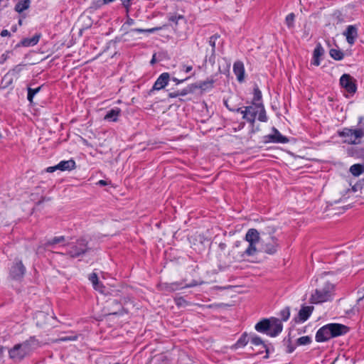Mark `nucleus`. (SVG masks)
Segmentation results:
<instances>
[{
  "label": "nucleus",
  "instance_id": "nucleus-22",
  "mask_svg": "<svg viewBox=\"0 0 364 364\" xmlns=\"http://www.w3.org/2000/svg\"><path fill=\"white\" fill-rule=\"evenodd\" d=\"M121 112L120 109L114 108L109 110L104 119L110 122H116L117 120V117L119 116Z\"/></svg>",
  "mask_w": 364,
  "mask_h": 364
},
{
  "label": "nucleus",
  "instance_id": "nucleus-30",
  "mask_svg": "<svg viewBox=\"0 0 364 364\" xmlns=\"http://www.w3.org/2000/svg\"><path fill=\"white\" fill-rule=\"evenodd\" d=\"M65 241V237L63 236H60V237H53V239L50 240H48L46 243H45V247H50V246H52V245H54L55 244H58V243H60V242H62Z\"/></svg>",
  "mask_w": 364,
  "mask_h": 364
},
{
  "label": "nucleus",
  "instance_id": "nucleus-25",
  "mask_svg": "<svg viewBox=\"0 0 364 364\" xmlns=\"http://www.w3.org/2000/svg\"><path fill=\"white\" fill-rule=\"evenodd\" d=\"M350 172L354 176H358L364 173V164H355L350 166Z\"/></svg>",
  "mask_w": 364,
  "mask_h": 364
},
{
  "label": "nucleus",
  "instance_id": "nucleus-11",
  "mask_svg": "<svg viewBox=\"0 0 364 364\" xmlns=\"http://www.w3.org/2000/svg\"><path fill=\"white\" fill-rule=\"evenodd\" d=\"M198 284V283L196 281H193L192 282L187 284L186 285H183V284L181 282H173L171 284H165L164 289L166 291H175L183 288L196 287Z\"/></svg>",
  "mask_w": 364,
  "mask_h": 364
},
{
  "label": "nucleus",
  "instance_id": "nucleus-21",
  "mask_svg": "<svg viewBox=\"0 0 364 364\" xmlns=\"http://www.w3.org/2000/svg\"><path fill=\"white\" fill-rule=\"evenodd\" d=\"M314 310L313 306H303L299 311V318L301 321H306Z\"/></svg>",
  "mask_w": 364,
  "mask_h": 364
},
{
  "label": "nucleus",
  "instance_id": "nucleus-33",
  "mask_svg": "<svg viewBox=\"0 0 364 364\" xmlns=\"http://www.w3.org/2000/svg\"><path fill=\"white\" fill-rule=\"evenodd\" d=\"M41 90V87L33 89L31 87H28V96L27 99L30 102H32L33 98L36 94H37Z\"/></svg>",
  "mask_w": 364,
  "mask_h": 364
},
{
  "label": "nucleus",
  "instance_id": "nucleus-28",
  "mask_svg": "<svg viewBox=\"0 0 364 364\" xmlns=\"http://www.w3.org/2000/svg\"><path fill=\"white\" fill-rule=\"evenodd\" d=\"M329 54L332 58L336 60H341L344 58V53L338 49L332 48L329 51Z\"/></svg>",
  "mask_w": 364,
  "mask_h": 364
},
{
  "label": "nucleus",
  "instance_id": "nucleus-54",
  "mask_svg": "<svg viewBox=\"0 0 364 364\" xmlns=\"http://www.w3.org/2000/svg\"><path fill=\"white\" fill-rule=\"evenodd\" d=\"M226 247V245L225 243H223V242H220L219 244V248L221 250H224Z\"/></svg>",
  "mask_w": 364,
  "mask_h": 364
},
{
  "label": "nucleus",
  "instance_id": "nucleus-56",
  "mask_svg": "<svg viewBox=\"0 0 364 364\" xmlns=\"http://www.w3.org/2000/svg\"><path fill=\"white\" fill-rule=\"evenodd\" d=\"M192 69H193V68H192V66H191V65L186 66V69H185V71H186V73H188V72H190Z\"/></svg>",
  "mask_w": 364,
  "mask_h": 364
},
{
  "label": "nucleus",
  "instance_id": "nucleus-59",
  "mask_svg": "<svg viewBox=\"0 0 364 364\" xmlns=\"http://www.w3.org/2000/svg\"><path fill=\"white\" fill-rule=\"evenodd\" d=\"M364 298V294L360 296L358 299V302H359L360 300H362Z\"/></svg>",
  "mask_w": 364,
  "mask_h": 364
},
{
  "label": "nucleus",
  "instance_id": "nucleus-39",
  "mask_svg": "<svg viewBox=\"0 0 364 364\" xmlns=\"http://www.w3.org/2000/svg\"><path fill=\"white\" fill-rule=\"evenodd\" d=\"M193 90H194L193 85H191L181 90H178L179 96H185V95H188V93L193 92Z\"/></svg>",
  "mask_w": 364,
  "mask_h": 364
},
{
  "label": "nucleus",
  "instance_id": "nucleus-40",
  "mask_svg": "<svg viewBox=\"0 0 364 364\" xmlns=\"http://www.w3.org/2000/svg\"><path fill=\"white\" fill-rule=\"evenodd\" d=\"M77 336H63L56 340V341H75L77 339Z\"/></svg>",
  "mask_w": 364,
  "mask_h": 364
},
{
  "label": "nucleus",
  "instance_id": "nucleus-45",
  "mask_svg": "<svg viewBox=\"0 0 364 364\" xmlns=\"http://www.w3.org/2000/svg\"><path fill=\"white\" fill-rule=\"evenodd\" d=\"M357 156L364 160V147L358 151Z\"/></svg>",
  "mask_w": 364,
  "mask_h": 364
},
{
  "label": "nucleus",
  "instance_id": "nucleus-51",
  "mask_svg": "<svg viewBox=\"0 0 364 364\" xmlns=\"http://www.w3.org/2000/svg\"><path fill=\"white\" fill-rule=\"evenodd\" d=\"M124 7L128 8L129 6L130 0H121Z\"/></svg>",
  "mask_w": 364,
  "mask_h": 364
},
{
  "label": "nucleus",
  "instance_id": "nucleus-55",
  "mask_svg": "<svg viewBox=\"0 0 364 364\" xmlns=\"http://www.w3.org/2000/svg\"><path fill=\"white\" fill-rule=\"evenodd\" d=\"M97 184L100 185V186H106L107 184V181H104V180H100L97 182Z\"/></svg>",
  "mask_w": 364,
  "mask_h": 364
},
{
  "label": "nucleus",
  "instance_id": "nucleus-26",
  "mask_svg": "<svg viewBox=\"0 0 364 364\" xmlns=\"http://www.w3.org/2000/svg\"><path fill=\"white\" fill-rule=\"evenodd\" d=\"M41 35L40 34H36L34 36H33L31 38H25L22 41V44L24 46H35L38 43L39 39H40Z\"/></svg>",
  "mask_w": 364,
  "mask_h": 364
},
{
  "label": "nucleus",
  "instance_id": "nucleus-10",
  "mask_svg": "<svg viewBox=\"0 0 364 364\" xmlns=\"http://www.w3.org/2000/svg\"><path fill=\"white\" fill-rule=\"evenodd\" d=\"M340 84L350 93H354L356 91V86L353 82L351 76L348 74H343L341 77Z\"/></svg>",
  "mask_w": 364,
  "mask_h": 364
},
{
  "label": "nucleus",
  "instance_id": "nucleus-5",
  "mask_svg": "<svg viewBox=\"0 0 364 364\" xmlns=\"http://www.w3.org/2000/svg\"><path fill=\"white\" fill-rule=\"evenodd\" d=\"M70 249L67 255L71 258L78 257L85 254L90 248L87 246V242L85 239H80L76 242L70 244Z\"/></svg>",
  "mask_w": 364,
  "mask_h": 364
},
{
  "label": "nucleus",
  "instance_id": "nucleus-14",
  "mask_svg": "<svg viewBox=\"0 0 364 364\" xmlns=\"http://www.w3.org/2000/svg\"><path fill=\"white\" fill-rule=\"evenodd\" d=\"M329 328L332 338L343 335L348 331V327L340 323H329Z\"/></svg>",
  "mask_w": 364,
  "mask_h": 364
},
{
  "label": "nucleus",
  "instance_id": "nucleus-20",
  "mask_svg": "<svg viewBox=\"0 0 364 364\" xmlns=\"http://www.w3.org/2000/svg\"><path fill=\"white\" fill-rule=\"evenodd\" d=\"M324 54V49L321 43H317L313 53L312 64L318 66L320 65V57Z\"/></svg>",
  "mask_w": 364,
  "mask_h": 364
},
{
  "label": "nucleus",
  "instance_id": "nucleus-2",
  "mask_svg": "<svg viewBox=\"0 0 364 364\" xmlns=\"http://www.w3.org/2000/svg\"><path fill=\"white\" fill-rule=\"evenodd\" d=\"M40 346L35 336H31L25 341L15 344L9 350V358L15 362H20L31 353Z\"/></svg>",
  "mask_w": 364,
  "mask_h": 364
},
{
  "label": "nucleus",
  "instance_id": "nucleus-32",
  "mask_svg": "<svg viewBox=\"0 0 364 364\" xmlns=\"http://www.w3.org/2000/svg\"><path fill=\"white\" fill-rule=\"evenodd\" d=\"M311 342V338L309 336H301L296 340V344L299 346L308 345Z\"/></svg>",
  "mask_w": 364,
  "mask_h": 364
},
{
  "label": "nucleus",
  "instance_id": "nucleus-57",
  "mask_svg": "<svg viewBox=\"0 0 364 364\" xmlns=\"http://www.w3.org/2000/svg\"><path fill=\"white\" fill-rule=\"evenodd\" d=\"M93 4H94L93 7H95V9L100 7L99 6V1H97V2L93 3Z\"/></svg>",
  "mask_w": 364,
  "mask_h": 364
},
{
  "label": "nucleus",
  "instance_id": "nucleus-37",
  "mask_svg": "<svg viewBox=\"0 0 364 364\" xmlns=\"http://www.w3.org/2000/svg\"><path fill=\"white\" fill-rule=\"evenodd\" d=\"M280 316L282 317V320L286 321L289 319L290 316V310L289 307H285L280 311Z\"/></svg>",
  "mask_w": 364,
  "mask_h": 364
},
{
  "label": "nucleus",
  "instance_id": "nucleus-48",
  "mask_svg": "<svg viewBox=\"0 0 364 364\" xmlns=\"http://www.w3.org/2000/svg\"><path fill=\"white\" fill-rule=\"evenodd\" d=\"M294 349H295V347H294V346H291V345L289 344V345L287 346V352L288 353H292V352L294 350Z\"/></svg>",
  "mask_w": 364,
  "mask_h": 364
},
{
  "label": "nucleus",
  "instance_id": "nucleus-29",
  "mask_svg": "<svg viewBox=\"0 0 364 364\" xmlns=\"http://www.w3.org/2000/svg\"><path fill=\"white\" fill-rule=\"evenodd\" d=\"M259 112L257 113L258 114V119L260 122H267V117L266 112H265V109H264V105H262V103H259Z\"/></svg>",
  "mask_w": 364,
  "mask_h": 364
},
{
  "label": "nucleus",
  "instance_id": "nucleus-18",
  "mask_svg": "<svg viewBox=\"0 0 364 364\" xmlns=\"http://www.w3.org/2000/svg\"><path fill=\"white\" fill-rule=\"evenodd\" d=\"M257 331L259 333H267L271 328V318H264L259 321L255 326Z\"/></svg>",
  "mask_w": 364,
  "mask_h": 364
},
{
  "label": "nucleus",
  "instance_id": "nucleus-15",
  "mask_svg": "<svg viewBox=\"0 0 364 364\" xmlns=\"http://www.w3.org/2000/svg\"><path fill=\"white\" fill-rule=\"evenodd\" d=\"M343 36H346L347 42L350 45H353L358 37L357 28L353 25L348 26L343 32Z\"/></svg>",
  "mask_w": 364,
  "mask_h": 364
},
{
  "label": "nucleus",
  "instance_id": "nucleus-35",
  "mask_svg": "<svg viewBox=\"0 0 364 364\" xmlns=\"http://www.w3.org/2000/svg\"><path fill=\"white\" fill-rule=\"evenodd\" d=\"M295 18V15L294 13H291L288 14L285 18V22L288 28H291L294 27V21Z\"/></svg>",
  "mask_w": 364,
  "mask_h": 364
},
{
  "label": "nucleus",
  "instance_id": "nucleus-1",
  "mask_svg": "<svg viewBox=\"0 0 364 364\" xmlns=\"http://www.w3.org/2000/svg\"><path fill=\"white\" fill-rule=\"evenodd\" d=\"M245 240L249 243L245 251L247 256H253L258 251L272 255L277 252L279 247L276 237H260L259 230L255 228L248 230L245 235Z\"/></svg>",
  "mask_w": 364,
  "mask_h": 364
},
{
  "label": "nucleus",
  "instance_id": "nucleus-9",
  "mask_svg": "<svg viewBox=\"0 0 364 364\" xmlns=\"http://www.w3.org/2000/svg\"><path fill=\"white\" fill-rule=\"evenodd\" d=\"M277 227L274 225L272 220L263 222L259 228V235H262L261 237L273 236V234L276 232Z\"/></svg>",
  "mask_w": 364,
  "mask_h": 364
},
{
  "label": "nucleus",
  "instance_id": "nucleus-13",
  "mask_svg": "<svg viewBox=\"0 0 364 364\" xmlns=\"http://www.w3.org/2000/svg\"><path fill=\"white\" fill-rule=\"evenodd\" d=\"M282 323L279 318H271V328H269L267 335L271 337H275L282 332Z\"/></svg>",
  "mask_w": 364,
  "mask_h": 364
},
{
  "label": "nucleus",
  "instance_id": "nucleus-12",
  "mask_svg": "<svg viewBox=\"0 0 364 364\" xmlns=\"http://www.w3.org/2000/svg\"><path fill=\"white\" fill-rule=\"evenodd\" d=\"M331 333L329 328V324H327L321 327L316 332V341L317 342H324L331 338Z\"/></svg>",
  "mask_w": 364,
  "mask_h": 364
},
{
  "label": "nucleus",
  "instance_id": "nucleus-36",
  "mask_svg": "<svg viewBox=\"0 0 364 364\" xmlns=\"http://www.w3.org/2000/svg\"><path fill=\"white\" fill-rule=\"evenodd\" d=\"M218 38H219V36L213 35L209 39V45L212 47V50H211L212 55H215V43H216V40Z\"/></svg>",
  "mask_w": 364,
  "mask_h": 364
},
{
  "label": "nucleus",
  "instance_id": "nucleus-53",
  "mask_svg": "<svg viewBox=\"0 0 364 364\" xmlns=\"http://www.w3.org/2000/svg\"><path fill=\"white\" fill-rule=\"evenodd\" d=\"M361 188L360 185H355L352 187V191L356 192L358 191V188Z\"/></svg>",
  "mask_w": 364,
  "mask_h": 364
},
{
  "label": "nucleus",
  "instance_id": "nucleus-8",
  "mask_svg": "<svg viewBox=\"0 0 364 364\" xmlns=\"http://www.w3.org/2000/svg\"><path fill=\"white\" fill-rule=\"evenodd\" d=\"M26 268L21 261H16L11 267L10 276L13 279L19 280L23 278Z\"/></svg>",
  "mask_w": 364,
  "mask_h": 364
},
{
  "label": "nucleus",
  "instance_id": "nucleus-23",
  "mask_svg": "<svg viewBox=\"0 0 364 364\" xmlns=\"http://www.w3.org/2000/svg\"><path fill=\"white\" fill-rule=\"evenodd\" d=\"M30 0H20L15 6V11L19 14L28 9L30 6Z\"/></svg>",
  "mask_w": 364,
  "mask_h": 364
},
{
  "label": "nucleus",
  "instance_id": "nucleus-6",
  "mask_svg": "<svg viewBox=\"0 0 364 364\" xmlns=\"http://www.w3.org/2000/svg\"><path fill=\"white\" fill-rule=\"evenodd\" d=\"M259 103H252V105L245 107L244 109L242 107L237 108V112L242 114L243 119L253 124L255 121V117L259 112Z\"/></svg>",
  "mask_w": 364,
  "mask_h": 364
},
{
  "label": "nucleus",
  "instance_id": "nucleus-47",
  "mask_svg": "<svg viewBox=\"0 0 364 364\" xmlns=\"http://www.w3.org/2000/svg\"><path fill=\"white\" fill-rule=\"evenodd\" d=\"M114 1V0H102V1L99 0V6H101L103 4H107L111 3Z\"/></svg>",
  "mask_w": 364,
  "mask_h": 364
},
{
  "label": "nucleus",
  "instance_id": "nucleus-41",
  "mask_svg": "<svg viewBox=\"0 0 364 364\" xmlns=\"http://www.w3.org/2000/svg\"><path fill=\"white\" fill-rule=\"evenodd\" d=\"M94 289L97 291H99L101 293L104 292L105 287L102 285V283L97 281V283L95 284V285H92Z\"/></svg>",
  "mask_w": 364,
  "mask_h": 364
},
{
  "label": "nucleus",
  "instance_id": "nucleus-31",
  "mask_svg": "<svg viewBox=\"0 0 364 364\" xmlns=\"http://www.w3.org/2000/svg\"><path fill=\"white\" fill-rule=\"evenodd\" d=\"M249 341L248 334L247 333H244L240 339L237 341L236 345L238 347L245 346Z\"/></svg>",
  "mask_w": 364,
  "mask_h": 364
},
{
  "label": "nucleus",
  "instance_id": "nucleus-27",
  "mask_svg": "<svg viewBox=\"0 0 364 364\" xmlns=\"http://www.w3.org/2000/svg\"><path fill=\"white\" fill-rule=\"evenodd\" d=\"M213 84V80H206L200 82L196 85H193L194 88H200L203 90H206L212 88Z\"/></svg>",
  "mask_w": 364,
  "mask_h": 364
},
{
  "label": "nucleus",
  "instance_id": "nucleus-38",
  "mask_svg": "<svg viewBox=\"0 0 364 364\" xmlns=\"http://www.w3.org/2000/svg\"><path fill=\"white\" fill-rule=\"evenodd\" d=\"M250 341L252 344L255 346L263 345L264 346H265L262 338L257 336V335H252Z\"/></svg>",
  "mask_w": 364,
  "mask_h": 364
},
{
  "label": "nucleus",
  "instance_id": "nucleus-24",
  "mask_svg": "<svg viewBox=\"0 0 364 364\" xmlns=\"http://www.w3.org/2000/svg\"><path fill=\"white\" fill-rule=\"evenodd\" d=\"M159 28H148V29H143V28H133L130 29L129 31H127L125 33V35H129L131 36H133V33H154L156 31H158Z\"/></svg>",
  "mask_w": 364,
  "mask_h": 364
},
{
  "label": "nucleus",
  "instance_id": "nucleus-42",
  "mask_svg": "<svg viewBox=\"0 0 364 364\" xmlns=\"http://www.w3.org/2000/svg\"><path fill=\"white\" fill-rule=\"evenodd\" d=\"M90 281L92 282V285H95L97 283L98 277L96 273H92L89 277Z\"/></svg>",
  "mask_w": 364,
  "mask_h": 364
},
{
  "label": "nucleus",
  "instance_id": "nucleus-4",
  "mask_svg": "<svg viewBox=\"0 0 364 364\" xmlns=\"http://www.w3.org/2000/svg\"><path fill=\"white\" fill-rule=\"evenodd\" d=\"M334 286L326 282L322 286L318 287L314 294H311L310 300L313 304H319L330 301L332 298V292Z\"/></svg>",
  "mask_w": 364,
  "mask_h": 364
},
{
  "label": "nucleus",
  "instance_id": "nucleus-43",
  "mask_svg": "<svg viewBox=\"0 0 364 364\" xmlns=\"http://www.w3.org/2000/svg\"><path fill=\"white\" fill-rule=\"evenodd\" d=\"M169 20H170L171 21L174 22V23H176L177 24V23H178V21L179 20H182V21H183V20H184V18H183V17L182 16H181V15H179V16H171L169 18Z\"/></svg>",
  "mask_w": 364,
  "mask_h": 364
},
{
  "label": "nucleus",
  "instance_id": "nucleus-44",
  "mask_svg": "<svg viewBox=\"0 0 364 364\" xmlns=\"http://www.w3.org/2000/svg\"><path fill=\"white\" fill-rule=\"evenodd\" d=\"M134 23V21L132 18H128L127 21L124 23V24L122 26V29L126 30L127 26H132Z\"/></svg>",
  "mask_w": 364,
  "mask_h": 364
},
{
  "label": "nucleus",
  "instance_id": "nucleus-58",
  "mask_svg": "<svg viewBox=\"0 0 364 364\" xmlns=\"http://www.w3.org/2000/svg\"><path fill=\"white\" fill-rule=\"evenodd\" d=\"M1 58H2V62L3 63L4 61H5L6 60V55L5 54H3L1 55Z\"/></svg>",
  "mask_w": 364,
  "mask_h": 364
},
{
  "label": "nucleus",
  "instance_id": "nucleus-46",
  "mask_svg": "<svg viewBox=\"0 0 364 364\" xmlns=\"http://www.w3.org/2000/svg\"><path fill=\"white\" fill-rule=\"evenodd\" d=\"M178 96H179L178 90L168 93V97L171 98L177 97Z\"/></svg>",
  "mask_w": 364,
  "mask_h": 364
},
{
  "label": "nucleus",
  "instance_id": "nucleus-49",
  "mask_svg": "<svg viewBox=\"0 0 364 364\" xmlns=\"http://www.w3.org/2000/svg\"><path fill=\"white\" fill-rule=\"evenodd\" d=\"M9 35H10V33H9V31L8 30L4 29V30H3V31L1 32V36L2 37H6V36H9Z\"/></svg>",
  "mask_w": 364,
  "mask_h": 364
},
{
  "label": "nucleus",
  "instance_id": "nucleus-17",
  "mask_svg": "<svg viewBox=\"0 0 364 364\" xmlns=\"http://www.w3.org/2000/svg\"><path fill=\"white\" fill-rule=\"evenodd\" d=\"M170 75L168 73H164L157 78L153 86V90H159L164 88L168 82Z\"/></svg>",
  "mask_w": 364,
  "mask_h": 364
},
{
  "label": "nucleus",
  "instance_id": "nucleus-50",
  "mask_svg": "<svg viewBox=\"0 0 364 364\" xmlns=\"http://www.w3.org/2000/svg\"><path fill=\"white\" fill-rule=\"evenodd\" d=\"M224 104H225V105L226 106V107H227L229 110H230V111H234V112H237V109H235V108L230 107V105H228V101H226V100H225V101L224 102Z\"/></svg>",
  "mask_w": 364,
  "mask_h": 364
},
{
  "label": "nucleus",
  "instance_id": "nucleus-16",
  "mask_svg": "<svg viewBox=\"0 0 364 364\" xmlns=\"http://www.w3.org/2000/svg\"><path fill=\"white\" fill-rule=\"evenodd\" d=\"M273 134L268 135L267 137L269 141L273 143L286 144L289 141V139L280 134V132L276 129H272Z\"/></svg>",
  "mask_w": 364,
  "mask_h": 364
},
{
  "label": "nucleus",
  "instance_id": "nucleus-34",
  "mask_svg": "<svg viewBox=\"0 0 364 364\" xmlns=\"http://www.w3.org/2000/svg\"><path fill=\"white\" fill-rule=\"evenodd\" d=\"M262 100V92L257 86L254 88V97H253V102L255 104H257V102Z\"/></svg>",
  "mask_w": 364,
  "mask_h": 364
},
{
  "label": "nucleus",
  "instance_id": "nucleus-52",
  "mask_svg": "<svg viewBox=\"0 0 364 364\" xmlns=\"http://www.w3.org/2000/svg\"><path fill=\"white\" fill-rule=\"evenodd\" d=\"M186 80V79H185V80ZM172 80H173L174 82H176V84H179L180 82H183V81H184V80H178V79H177V78H176V77H173V78H172Z\"/></svg>",
  "mask_w": 364,
  "mask_h": 364
},
{
  "label": "nucleus",
  "instance_id": "nucleus-7",
  "mask_svg": "<svg viewBox=\"0 0 364 364\" xmlns=\"http://www.w3.org/2000/svg\"><path fill=\"white\" fill-rule=\"evenodd\" d=\"M76 167L75 161L73 159H70L68 161H62L56 166H50L47 168L46 171L48 173H53L56 170H60L61 171H72L75 169Z\"/></svg>",
  "mask_w": 364,
  "mask_h": 364
},
{
  "label": "nucleus",
  "instance_id": "nucleus-60",
  "mask_svg": "<svg viewBox=\"0 0 364 364\" xmlns=\"http://www.w3.org/2000/svg\"><path fill=\"white\" fill-rule=\"evenodd\" d=\"M154 62H155V58H154H154H152V60H151V64H154Z\"/></svg>",
  "mask_w": 364,
  "mask_h": 364
},
{
  "label": "nucleus",
  "instance_id": "nucleus-3",
  "mask_svg": "<svg viewBox=\"0 0 364 364\" xmlns=\"http://www.w3.org/2000/svg\"><path fill=\"white\" fill-rule=\"evenodd\" d=\"M359 127L355 129L344 128L338 131L339 136L344 138L343 142L348 144H359L364 137V117H359Z\"/></svg>",
  "mask_w": 364,
  "mask_h": 364
},
{
  "label": "nucleus",
  "instance_id": "nucleus-61",
  "mask_svg": "<svg viewBox=\"0 0 364 364\" xmlns=\"http://www.w3.org/2000/svg\"><path fill=\"white\" fill-rule=\"evenodd\" d=\"M38 314H39V316H41V315L43 314V312H39Z\"/></svg>",
  "mask_w": 364,
  "mask_h": 364
},
{
  "label": "nucleus",
  "instance_id": "nucleus-19",
  "mask_svg": "<svg viewBox=\"0 0 364 364\" xmlns=\"http://www.w3.org/2000/svg\"><path fill=\"white\" fill-rule=\"evenodd\" d=\"M233 72L239 82H242L245 78V68L241 61H237L233 65Z\"/></svg>",
  "mask_w": 364,
  "mask_h": 364
}]
</instances>
